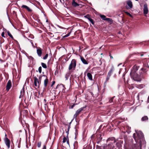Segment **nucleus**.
Listing matches in <instances>:
<instances>
[{"label": "nucleus", "mask_w": 149, "mask_h": 149, "mask_svg": "<svg viewBox=\"0 0 149 149\" xmlns=\"http://www.w3.org/2000/svg\"><path fill=\"white\" fill-rule=\"evenodd\" d=\"M70 125H69L68 127V131L67 132H66L68 134V132H69L70 129Z\"/></svg>", "instance_id": "31"}, {"label": "nucleus", "mask_w": 149, "mask_h": 149, "mask_svg": "<svg viewBox=\"0 0 149 149\" xmlns=\"http://www.w3.org/2000/svg\"><path fill=\"white\" fill-rule=\"evenodd\" d=\"M5 136H6H6H7V135H6V134H5Z\"/></svg>", "instance_id": "44"}, {"label": "nucleus", "mask_w": 149, "mask_h": 149, "mask_svg": "<svg viewBox=\"0 0 149 149\" xmlns=\"http://www.w3.org/2000/svg\"><path fill=\"white\" fill-rule=\"evenodd\" d=\"M31 44H32V46H33V47H34V44H33V42H31Z\"/></svg>", "instance_id": "39"}, {"label": "nucleus", "mask_w": 149, "mask_h": 149, "mask_svg": "<svg viewBox=\"0 0 149 149\" xmlns=\"http://www.w3.org/2000/svg\"><path fill=\"white\" fill-rule=\"evenodd\" d=\"M22 8H25L26 9L27 11L29 12H31L32 11V10L29 7L25 5H22L21 7Z\"/></svg>", "instance_id": "10"}, {"label": "nucleus", "mask_w": 149, "mask_h": 149, "mask_svg": "<svg viewBox=\"0 0 149 149\" xmlns=\"http://www.w3.org/2000/svg\"><path fill=\"white\" fill-rule=\"evenodd\" d=\"M87 76L88 79L91 81L93 80V78L92 75L90 73H88L87 74Z\"/></svg>", "instance_id": "14"}, {"label": "nucleus", "mask_w": 149, "mask_h": 149, "mask_svg": "<svg viewBox=\"0 0 149 149\" xmlns=\"http://www.w3.org/2000/svg\"><path fill=\"white\" fill-rule=\"evenodd\" d=\"M30 41V42L31 43V42H33L31 40H29V39H28Z\"/></svg>", "instance_id": "41"}, {"label": "nucleus", "mask_w": 149, "mask_h": 149, "mask_svg": "<svg viewBox=\"0 0 149 149\" xmlns=\"http://www.w3.org/2000/svg\"><path fill=\"white\" fill-rule=\"evenodd\" d=\"M110 77V76L107 75V77L106 78V81H105L104 83V87H105L106 83V82H107V81L109 79Z\"/></svg>", "instance_id": "17"}, {"label": "nucleus", "mask_w": 149, "mask_h": 149, "mask_svg": "<svg viewBox=\"0 0 149 149\" xmlns=\"http://www.w3.org/2000/svg\"><path fill=\"white\" fill-rule=\"evenodd\" d=\"M84 107L81 108L78 110H77L76 112L75 113L74 115L73 116V119L74 118L76 119V118L77 116L79 115L81 113V112L83 110Z\"/></svg>", "instance_id": "6"}, {"label": "nucleus", "mask_w": 149, "mask_h": 149, "mask_svg": "<svg viewBox=\"0 0 149 149\" xmlns=\"http://www.w3.org/2000/svg\"><path fill=\"white\" fill-rule=\"evenodd\" d=\"M44 77V84L45 87H46L47 85L49 82V80L47 78L46 76H43Z\"/></svg>", "instance_id": "8"}, {"label": "nucleus", "mask_w": 149, "mask_h": 149, "mask_svg": "<svg viewBox=\"0 0 149 149\" xmlns=\"http://www.w3.org/2000/svg\"><path fill=\"white\" fill-rule=\"evenodd\" d=\"M24 93V88H23L22 89L21 91L20 92V96H22Z\"/></svg>", "instance_id": "19"}, {"label": "nucleus", "mask_w": 149, "mask_h": 149, "mask_svg": "<svg viewBox=\"0 0 149 149\" xmlns=\"http://www.w3.org/2000/svg\"><path fill=\"white\" fill-rule=\"evenodd\" d=\"M127 4L129 6L128 8H131L132 7V1L130 0L128 1L127 2Z\"/></svg>", "instance_id": "11"}, {"label": "nucleus", "mask_w": 149, "mask_h": 149, "mask_svg": "<svg viewBox=\"0 0 149 149\" xmlns=\"http://www.w3.org/2000/svg\"><path fill=\"white\" fill-rule=\"evenodd\" d=\"M109 139H108V140H109Z\"/></svg>", "instance_id": "48"}, {"label": "nucleus", "mask_w": 149, "mask_h": 149, "mask_svg": "<svg viewBox=\"0 0 149 149\" xmlns=\"http://www.w3.org/2000/svg\"><path fill=\"white\" fill-rule=\"evenodd\" d=\"M41 145V142H38V148L40 147Z\"/></svg>", "instance_id": "32"}, {"label": "nucleus", "mask_w": 149, "mask_h": 149, "mask_svg": "<svg viewBox=\"0 0 149 149\" xmlns=\"http://www.w3.org/2000/svg\"><path fill=\"white\" fill-rule=\"evenodd\" d=\"M5 142L6 145L7 146L8 148L10 147V141L7 138H6L4 140Z\"/></svg>", "instance_id": "7"}, {"label": "nucleus", "mask_w": 149, "mask_h": 149, "mask_svg": "<svg viewBox=\"0 0 149 149\" xmlns=\"http://www.w3.org/2000/svg\"><path fill=\"white\" fill-rule=\"evenodd\" d=\"M136 1H138V0H135Z\"/></svg>", "instance_id": "47"}, {"label": "nucleus", "mask_w": 149, "mask_h": 149, "mask_svg": "<svg viewBox=\"0 0 149 149\" xmlns=\"http://www.w3.org/2000/svg\"><path fill=\"white\" fill-rule=\"evenodd\" d=\"M66 141L67 143L69 145V141L68 139L67 138L65 137H64L63 139V142L64 143Z\"/></svg>", "instance_id": "15"}, {"label": "nucleus", "mask_w": 149, "mask_h": 149, "mask_svg": "<svg viewBox=\"0 0 149 149\" xmlns=\"http://www.w3.org/2000/svg\"><path fill=\"white\" fill-rule=\"evenodd\" d=\"M70 73H67L65 77L66 78V79L67 80L68 78L70 76Z\"/></svg>", "instance_id": "24"}, {"label": "nucleus", "mask_w": 149, "mask_h": 149, "mask_svg": "<svg viewBox=\"0 0 149 149\" xmlns=\"http://www.w3.org/2000/svg\"><path fill=\"white\" fill-rule=\"evenodd\" d=\"M71 122H72V121H71L70 122V123H69V125H70V124H71Z\"/></svg>", "instance_id": "43"}, {"label": "nucleus", "mask_w": 149, "mask_h": 149, "mask_svg": "<svg viewBox=\"0 0 149 149\" xmlns=\"http://www.w3.org/2000/svg\"><path fill=\"white\" fill-rule=\"evenodd\" d=\"M100 16L103 20H106L107 19L106 17L104 15H100Z\"/></svg>", "instance_id": "21"}, {"label": "nucleus", "mask_w": 149, "mask_h": 149, "mask_svg": "<svg viewBox=\"0 0 149 149\" xmlns=\"http://www.w3.org/2000/svg\"><path fill=\"white\" fill-rule=\"evenodd\" d=\"M80 59L82 62L84 64H87L88 63L86 60L83 57L80 56Z\"/></svg>", "instance_id": "12"}, {"label": "nucleus", "mask_w": 149, "mask_h": 149, "mask_svg": "<svg viewBox=\"0 0 149 149\" xmlns=\"http://www.w3.org/2000/svg\"><path fill=\"white\" fill-rule=\"evenodd\" d=\"M148 119V118L147 116H144L142 118L141 120L142 121H144L147 120Z\"/></svg>", "instance_id": "18"}, {"label": "nucleus", "mask_w": 149, "mask_h": 149, "mask_svg": "<svg viewBox=\"0 0 149 149\" xmlns=\"http://www.w3.org/2000/svg\"><path fill=\"white\" fill-rule=\"evenodd\" d=\"M76 66V61L75 59H72L70 63L69 67L68 70H74Z\"/></svg>", "instance_id": "4"}, {"label": "nucleus", "mask_w": 149, "mask_h": 149, "mask_svg": "<svg viewBox=\"0 0 149 149\" xmlns=\"http://www.w3.org/2000/svg\"><path fill=\"white\" fill-rule=\"evenodd\" d=\"M75 105V104H73L72 105V107H71V109L73 108L74 107Z\"/></svg>", "instance_id": "37"}, {"label": "nucleus", "mask_w": 149, "mask_h": 149, "mask_svg": "<svg viewBox=\"0 0 149 149\" xmlns=\"http://www.w3.org/2000/svg\"><path fill=\"white\" fill-rule=\"evenodd\" d=\"M37 52L38 55L39 56H41L42 54V49L40 48L37 49Z\"/></svg>", "instance_id": "13"}, {"label": "nucleus", "mask_w": 149, "mask_h": 149, "mask_svg": "<svg viewBox=\"0 0 149 149\" xmlns=\"http://www.w3.org/2000/svg\"><path fill=\"white\" fill-rule=\"evenodd\" d=\"M38 70L39 72L40 73H41L42 72V67H41L40 66V67L38 69Z\"/></svg>", "instance_id": "29"}, {"label": "nucleus", "mask_w": 149, "mask_h": 149, "mask_svg": "<svg viewBox=\"0 0 149 149\" xmlns=\"http://www.w3.org/2000/svg\"><path fill=\"white\" fill-rule=\"evenodd\" d=\"M106 20L109 22L110 23H111L113 22V21L112 20V19L111 18H107L106 20Z\"/></svg>", "instance_id": "22"}, {"label": "nucleus", "mask_w": 149, "mask_h": 149, "mask_svg": "<svg viewBox=\"0 0 149 149\" xmlns=\"http://www.w3.org/2000/svg\"><path fill=\"white\" fill-rule=\"evenodd\" d=\"M121 70H122V69H120V71H119V74H120V73L121 72Z\"/></svg>", "instance_id": "40"}, {"label": "nucleus", "mask_w": 149, "mask_h": 149, "mask_svg": "<svg viewBox=\"0 0 149 149\" xmlns=\"http://www.w3.org/2000/svg\"><path fill=\"white\" fill-rule=\"evenodd\" d=\"M111 57L112 58H113V57L112 56H111Z\"/></svg>", "instance_id": "46"}, {"label": "nucleus", "mask_w": 149, "mask_h": 149, "mask_svg": "<svg viewBox=\"0 0 149 149\" xmlns=\"http://www.w3.org/2000/svg\"><path fill=\"white\" fill-rule=\"evenodd\" d=\"M84 17L88 19V20H89V19L90 18V16L89 15H86L85 16H84Z\"/></svg>", "instance_id": "28"}, {"label": "nucleus", "mask_w": 149, "mask_h": 149, "mask_svg": "<svg viewBox=\"0 0 149 149\" xmlns=\"http://www.w3.org/2000/svg\"><path fill=\"white\" fill-rule=\"evenodd\" d=\"M135 132L136 133L137 136H136V134H133V137L136 143L134 144L132 146V149H141L142 145H145L146 141L144 139L143 134L140 131H138L136 130Z\"/></svg>", "instance_id": "1"}, {"label": "nucleus", "mask_w": 149, "mask_h": 149, "mask_svg": "<svg viewBox=\"0 0 149 149\" xmlns=\"http://www.w3.org/2000/svg\"><path fill=\"white\" fill-rule=\"evenodd\" d=\"M48 56V54H46L43 57V59L44 60L46 59Z\"/></svg>", "instance_id": "27"}, {"label": "nucleus", "mask_w": 149, "mask_h": 149, "mask_svg": "<svg viewBox=\"0 0 149 149\" xmlns=\"http://www.w3.org/2000/svg\"><path fill=\"white\" fill-rule=\"evenodd\" d=\"M125 75V74H123V77H124Z\"/></svg>", "instance_id": "45"}, {"label": "nucleus", "mask_w": 149, "mask_h": 149, "mask_svg": "<svg viewBox=\"0 0 149 149\" xmlns=\"http://www.w3.org/2000/svg\"><path fill=\"white\" fill-rule=\"evenodd\" d=\"M138 69L137 66H134L130 73L131 77L135 81H139V74L137 72Z\"/></svg>", "instance_id": "2"}, {"label": "nucleus", "mask_w": 149, "mask_h": 149, "mask_svg": "<svg viewBox=\"0 0 149 149\" xmlns=\"http://www.w3.org/2000/svg\"><path fill=\"white\" fill-rule=\"evenodd\" d=\"M113 97L110 100V102H112V101H113Z\"/></svg>", "instance_id": "35"}, {"label": "nucleus", "mask_w": 149, "mask_h": 149, "mask_svg": "<svg viewBox=\"0 0 149 149\" xmlns=\"http://www.w3.org/2000/svg\"><path fill=\"white\" fill-rule=\"evenodd\" d=\"M70 33H68V34H67L65 35L64 36H63V38H65L69 36H70Z\"/></svg>", "instance_id": "30"}, {"label": "nucleus", "mask_w": 149, "mask_h": 149, "mask_svg": "<svg viewBox=\"0 0 149 149\" xmlns=\"http://www.w3.org/2000/svg\"><path fill=\"white\" fill-rule=\"evenodd\" d=\"M43 76H46L45 75L40 76L39 77V80L36 77H34V84L35 86L39 87V85L41 83V81L42 79H44V78Z\"/></svg>", "instance_id": "3"}, {"label": "nucleus", "mask_w": 149, "mask_h": 149, "mask_svg": "<svg viewBox=\"0 0 149 149\" xmlns=\"http://www.w3.org/2000/svg\"><path fill=\"white\" fill-rule=\"evenodd\" d=\"M55 83V82L54 81H53L52 82V85H51V86H52Z\"/></svg>", "instance_id": "36"}, {"label": "nucleus", "mask_w": 149, "mask_h": 149, "mask_svg": "<svg viewBox=\"0 0 149 149\" xmlns=\"http://www.w3.org/2000/svg\"><path fill=\"white\" fill-rule=\"evenodd\" d=\"M43 148L44 149H46V146L45 145H44L43 146Z\"/></svg>", "instance_id": "38"}, {"label": "nucleus", "mask_w": 149, "mask_h": 149, "mask_svg": "<svg viewBox=\"0 0 149 149\" xmlns=\"http://www.w3.org/2000/svg\"><path fill=\"white\" fill-rule=\"evenodd\" d=\"M44 101H45V102H46V99H44Z\"/></svg>", "instance_id": "42"}, {"label": "nucleus", "mask_w": 149, "mask_h": 149, "mask_svg": "<svg viewBox=\"0 0 149 149\" xmlns=\"http://www.w3.org/2000/svg\"><path fill=\"white\" fill-rule=\"evenodd\" d=\"M72 5L75 7L79 6V5L77 3L75 2L74 1L72 3Z\"/></svg>", "instance_id": "20"}, {"label": "nucleus", "mask_w": 149, "mask_h": 149, "mask_svg": "<svg viewBox=\"0 0 149 149\" xmlns=\"http://www.w3.org/2000/svg\"><path fill=\"white\" fill-rule=\"evenodd\" d=\"M143 13L145 16L148 14V5L146 3H145L143 6Z\"/></svg>", "instance_id": "5"}, {"label": "nucleus", "mask_w": 149, "mask_h": 149, "mask_svg": "<svg viewBox=\"0 0 149 149\" xmlns=\"http://www.w3.org/2000/svg\"><path fill=\"white\" fill-rule=\"evenodd\" d=\"M126 13L127 15H129L132 18H133V16L132 15H131L130 13Z\"/></svg>", "instance_id": "33"}, {"label": "nucleus", "mask_w": 149, "mask_h": 149, "mask_svg": "<svg viewBox=\"0 0 149 149\" xmlns=\"http://www.w3.org/2000/svg\"><path fill=\"white\" fill-rule=\"evenodd\" d=\"M7 33H8V35L10 37H11L12 38H13V37L11 35V34H10V32L9 31H7Z\"/></svg>", "instance_id": "25"}, {"label": "nucleus", "mask_w": 149, "mask_h": 149, "mask_svg": "<svg viewBox=\"0 0 149 149\" xmlns=\"http://www.w3.org/2000/svg\"><path fill=\"white\" fill-rule=\"evenodd\" d=\"M88 20L89 21H90L91 23L93 24H94V22L93 20L92 19L90 18V19H89Z\"/></svg>", "instance_id": "26"}, {"label": "nucleus", "mask_w": 149, "mask_h": 149, "mask_svg": "<svg viewBox=\"0 0 149 149\" xmlns=\"http://www.w3.org/2000/svg\"><path fill=\"white\" fill-rule=\"evenodd\" d=\"M1 36L4 38H5V36H4L5 33L4 32H3L1 33Z\"/></svg>", "instance_id": "34"}, {"label": "nucleus", "mask_w": 149, "mask_h": 149, "mask_svg": "<svg viewBox=\"0 0 149 149\" xmlns=\"http://www.w3.org/2000/svg\"><path fill=\"white\" fill-rule=\"evenodd\" d=\"M41 65L42 67L44 68H47V66L46 65L43 63H41Z\"/></svg>", "instance_id": "23"}, {"label": "nucleus", "mask_w": 149, "mask_h": 149, "mask_svg": "<svg viewBox=\"0 0 149 149\" xmlns=\"http://www.w3.org/2000/svg\"><path fill=\"white\" fill-rule=\"evenodd\" d=\"M114 70V68L112 67L109 70V72L108 75H109V76H111L112 73L113 72V71Z\"/></svg>", "instance_id": "16"}, {"label": "nucleus", "mask_w": 149, "mask_h": 149, "mask_svg": "<svg viewBox=\"0 0 149 149\" xmlns=\"http://www.w3.org/2000/svg\"><path fill=\"white\" fill-rule=\"evenodd\" d=\"M11 82L10 80H9L6 86V89L7 91H8L11 88Z\"/></svg>", "instance_id": "9"}]
</instances>
